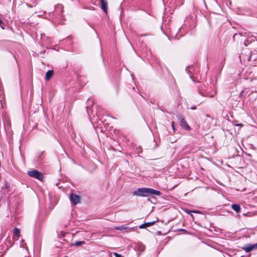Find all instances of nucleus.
I'll return each mask as SVG.
<instances>
[{"label":"nucleus","instance_id":"22","mask_svg":"<svg viewBox=\"0 0 257 257\" xmlns=\"http://www.w3.org/2000/svg\"><path fill=\"white\" fill-rule=\"evenodd\" d=\"M242 93H243V91H242L241 92V93H240V95H241Z\"/></svg>","mask_w":257,"mask_h":257},{"label":"nucleus","instance_id":"15","mask_svg":"<svg viewBox=\"0 0 257 257\" xmlns=\"http://www.w3.org/2000/svg\"><path fill=\"white\" fill-rule=\"evenodd\" d=\"M19 234H20L19 229L18 228L15 227L14 229V236L16 235L17 236H18L19 235Z\"/></svg>","mask_w":257,"mask_h":257},{"label":"nucleus","instance_id":"17","mask_svg":"<svg viewBox=\"0 0 257 257\" xmlns=\"http://www.w3.org/2000/svg\"><path fill=\"white\" fill-rule=\"evenodd\" d=\"M113 255H114L115 257H121V255L118 253H116V252H114L113 253Z\"/></svg>","mask_w":257,"mask_h":257},{"label":"nucleus","instance_id":"7","mask_svg":"<svg viewBox=\"0 0 257 257\" xmlns=\"http://www.w3.org/2000/svg\"><path fill=\"white\" fill-rule=\"evenodd\" d=\"M100 2L101 9L104 11V12L106 14L107 9V2L106 0H100Z\"/></svg>","mask_w":257,"mask_h":257},{"label":"nucleus","instance_id":"9","mask_svg":"<svg viewBox=\"0 0 257 257\" xmlns=\"http://www.w3.org/2000/svg\"><path fill=\"white\" fill-rule=\"evenodd\" d=\"M155 223H156V221L146 222V223H145L139 226V228H141V229L142 228H146L147 227L151 226L154 225Z\"/></svg>","mask_w":257,"mask_h":257},{"label":"nucleus","instance_id":"5","mask_svg":"<svg viewBox=\"0 0 257 257\" xmlns=\"http://www.w3.org/2000/svg\"><path fill=\"white\" fill-rule=\"evenodd\" d=\"M257 248V243L254 244H247L242 247V249L246 252H249Z\"/></svg>","mask_w":257,"mask_h":257},{"label":"nucleus","instance_id":"20","mask_svg":"<svg viewBox=\"0 0 257 257\" xmlns=\"http://www.w3.org/2000/svg\"><path fill=\"white\" fill-rule=\"evenodd\" d=\"M191 109H195L196 108V107L194 106H191V108H190Z\"/></svg>","mask_w":257,"mask_h":257},{"label":"nucleus","instance_id":"3","mask_svg":"<svg viewBox=\"0 0 257 257\" xmlns=\"http://www.w3.org/2000/svg\"><path fill=\"white\" fill-rule=\"evenodd\" d=\"M199 93L202 96L205 97H213L214 94H210L207 90V87L205 85H200L198 87Z\"/></svg>","mask_w":257,"mask_h":257},{"label":"nucleus","instance_id":"19","mask_svg":"<svg viewBox=\"0 0 257 257\" xmlns=\"http://www.w3.org/2000/svg\"><path fill=\"white\" fill-rule=\"evenodd\" d=\"M3 24H4L3 21L0 19V26H1L2 25H3Z\"/></svg>","mask_w":257,"mask_h":257},{"label":"nucleus","instance_id":"1","mask_svg":"<svg viewBox=\"0 0 257 257\" xmlns=\"http://www.w3.org/2000/svg\"><path fill=\"white\" fill-rule=\"evenodd\" d=\"M160 191L149 188H140L133 192L134 195L142 197H147L151 195H160Z\"/></svg>","mask_w":257,"mask_h":257},{"label":"nucleus","instance_id":"23","mask_svg":"<svg viewBox=\"0 0 257 257\" xmlns=\"http://www.w3.org/2000/svg\"><path fill=\"white\" fill-rule=\"evenodd\" d=\"M192 212H197V211H193Z\"/></svg>","mask_w":257,"mask_h":257},{"label":"nucleus","instance_id":"14","mask_svg":"<svg viewBox=\"0 0 257 257\" xmlns=\"http://www.w3.org/2000/svg\"><path fill=\"white\" fill-rule=\"evenodd\" d=\"M85 243L84 241H75V243L73 244L75 246H80L83 244Z\"/></svg>","mask_w":257,"mask_h":257},{"label":"nucleus","instance_id":"21","mask_svg":"<svg viewBox=\"0 0 257 257\" xmlns=\"http://www.w3.org/2000/svg\"><path fill=\"white\" fill-rule=\"evenodd\" d=\"M236 126H243V124H241V123H239V124H236Z\"/></svg>","mask_w":257,"mask_h":257},{"label":"nucleus","instance_id":"4","mask_svg":"<svg viewBox=\"0 0 257 257\" xmlns=\"http://www.w3.org/2000/svg\"><path fill=\"white\" fill-rule=\"evenodd\" d=\"M177 118L180 121V125L184 129L187 131H189L191 129V127L187 124L186 121L185 120L183 116L181 114H179L177 115Z\"/></svg>","mask_w":257,"mask_h":257},{"label":"nucleus","instance_id":"8","mask_svg":"<svg viewBox=\"0 0 257 257\" xmlns=\"http://www.w3.org/2000/svg\"><path fill=\"white\" fill-rule=\"evenodd\" d=\"M145 248V246L142 243H138L136 245V249L140 251V253L143 252Z\"/></svg>","mask_w":257,"mask_h":257},{"label":"nucleus","instance_id":"16","mask_svg":"<svg viewBox=\"0 0 257 257\" xmlns=\"http://www.w3.org/2000/svg\"><path fill=\"white\" fill-rule=\"evenodd\" d=\"M192 66H188L186 69V71L190 75V78H192V74L191 72V71L190 70H189V69H191L192 68Z\"/></svg>","mask_w":257,"mask_h":257},{"label":"nucleus","instance_id":"10","mask_svg":"<svg viewBox=\"0 0 257 257\" xmlns=\"http://www.w3.org/2000/svg\"><path fill=\"white\" fill-rule=\"evenodd\" d=\"M54 73L53 70H48L45 75V80H49L53 76Z\"/></svg>","mask_w":257,"mask_h":257},{"label":"nucleus","instance_id":"12","mask_svg":"<svg viewBox=\"0 0 257 257\" xmlns=\"http://www.w3.org/2000/svg\"><path fill=\"white\" fill-rule=\"evenodd\" d=\"M114 228L116 230H122L127 229L128 228V227H127L125 225H122L121 226H115V227H114Z\"/></svg>","mask_w":257,"mask_h":257},{"label":"nucleus","instance_id":"13","mask_svg":"<svg viewBox=\"0 0 257 257\" xmlns=\"http://www.w3.org/2000/svg\"><path fill=\"white\" fill-rule=\"evenodd\" d=\"M55 9L56 11H59V13H62L63 12V6L61 5H58L55 6Z\"/></svg>","mask_w":257,"mask_h":257},{"label":"nucleus","instance_id":"2","mask_svg":"<svg viewBox=\"0 0 257 257\" xmlns=\"http://www.w3.org/2000/svg\"><path fill=\"white\" fill-rule=\"evenodd\" d=\"M28 174L30 177L37 179L41 181L43 180V174L37 170H32L28 172Z\"/></svg>","mask_w":257,"mask_h":257},{"label":"nucleus","instance_id":"11","mask_svg":"<svg viewBox=\"0 0 257 257\" xmlns=\"http://www.w3.org/2000/svg\"><path fill=\"white\" fill-rule=\"evenodd\" d=\"M231 208L236 212H239L240 211V206L238 204H232L231 205Z\"/></svg>","mask_w":257,"mask_h":257},{"label":"nucleus","instance_id":"24","mask_svg":"<svg viewBox=\"0 0 257 257\" xmlns=\"http://www.w3.org/2000/svg\"><path fill=\"white\" fill-rule=\"evenodd\" d=\"M68 39V40H71V38H69Z\"/></svg>","mask_w":257,"mask_h":257},{"label":"nucleus","instance_id":"18","mask_svg":"<svg viewBox=\"0 0 257 257\" xmlns=\"http://www.w3.org/2000/svg\"><path fill=\"white\" fill-rule=\"evenodd\" d=\"M174 124H175L174 122V121H172V122H171V125H172V127L173 130H174V132H175V125H174Z\"/></svg>","mask_w":257,"mask_h":257},{"label":"nucleus","instance_id":"6","mask_svg":"<svg viewBox=\"0 0 257 257\" xmlns=\"http://www.w3.org/2000/svg\"><path fill=\"white\" fill-rule=\"evenodd\" d=\"M70 200L72 204L76 205L80 201V197L79 195L74 193H71L70 197Z\"/></svg>","mask_w":257,"mask_h":257}]
</instances>
